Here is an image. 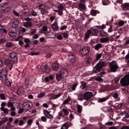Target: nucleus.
Wrapping results in <instances>:
<instances>
[{"mask_svg":"<svg viewBox=\"0 0 129 129\" xmlns=\"http://www.w3.org/2000/svg\"><path fill=\"white\" fill-rule=\"evenodd\" d=\"M120 83L122 86L129 85V74L125 75L120 80Z\"/></svg>","mask_w":129,"mask_h":129,"instance_id":"obj_1","label":"nucleus"},{"mask_svg":"<svg viewBox=\"0 0 129 129\" xmlns=\"http://www.w3.org/2000/svg\"><path fill=\"white\" fill-rule=\"evenodd\" d=\"M98 33V31L96 28H93L88 30L85 34V39H87L89 37L90 34L92 36H96Z\"/></svg>","mask_w":129,"mask_h":129,"instance_id":"obj_2","label":"nucleus"},{"mask_svg":"<svg viewBox=\"0 0 129 129\" xmlns=\"http://www.w3.org/2000/svg\"><path fill=\"white\" fill-rule=\"evenodd\" d=\"M105 64V62L102 61L98 63L94 68L96 70L93 71L91 72V74H93L95 73L99 72Z\"/></svg>","mask_w":129,"mask_h":129,"instance_id":"obj_3","label":"nucleus"},{"mask_svg":"<svg viewBox=\"0 0 129 129\" xmlns=\"http://www.w3.org/2000/svg\"><path fill=\"white\" fill-rule=\"evenodd\" d=\"M109 65L110 68L111 70L113 72H115L116 70L119 67L115 61H112L111 62L109 63Z\"/></svg>","mask_w":129,"mask_h":129,"instance_id":"obj_4","label":"nucleus"},{"mask_svg":"<svg viewBox=\"0 0 129 129\" xmlns=\"http://www.w3.org/2000/svg\"><path fill=\"white\" fill-rule=\"evenodd\" d=\"M90 50L89 48L88 47H85L80 50V52L82 55H86L88 54Z\"/></svg>","mask_w":129,"mask_h":129,"instance_id":"obj_5","label":"nucleus"},{"mask_svg":"<svg viewBox=\"0 0 129 129\" xmlns=\"http://www.w3.org/2000/svg\"><path fill=\"white\" fill-rule=\"evenodd\" d=\"M32 105V104L30 102H24L22 105L23 107H24V109L28 110L31 108Z\"/></svg>","mask_w":129,"mask_h":129,"instance_id":"obj_6","label":"nucleus"},{"mask_svg":"<svg viewBox=\"0 0 129 129\" xmlns=\"http://www.w3.org/2000/svg\"><path fill=\"white\" fill-rule=\"evenodd\" d=\"M93 96V94L91 92L87 91L85 92L83 95V98L86 100H88L90 98Z\"/></svg>","mask_w":129,"mask_h":129,"instance_id":"obj_7","label":"nucleus"},{"mask_svg":"<svg viewBox=\"0 0 129 129\" xmlns=\"http://www.w3.org/2000/svg\"><path fill=\"white\" fill-rule=\"evenodd\" d=\"M41 68L42 71L48 73L50 71V68L46 65L42 66Z\"/></svg>","mask_w":129,"mask_h":129,"instance_id":"obj_8","label":"nucleus"},{"mask_svg":"<svg viewBox=\"0 0 129 129\" xmlns=\"http://www.w3.org/2000/svg\"><path fill=\"white\" fill-rule=\"evenodd\" d=\"M52 67L53 70L57 71L59 68V64L57 61H55L52 64Z\"/></svg>","mask_w":129,"mask_h":129,"instance_id":"obj_9","label":"nucleus"},{"mask_svg":"<svg viewBox=\"0 0 129 129\" xmlns=\"http://www.w3.org/2000/svg\"><path fill=\"white\" fill-rule=\"evenodd\" d=\"M69 60L71 62L73 63L75 62L76 58L75 54H71L69 55Z\"/></svg>","mask_w":129,"mask_h":129,"instance_id":"obj_10","label":"nucleus"},{"mask_svg":"<svg viewBox=\"0 0 129 129\" xmlns=\"http://www.w3.org/2000/svg\"><path fill=\"white\" fill-rule=\"evenodd\" d=\"M19 24V21L17 20H14L12 25V27L13 28H14L18 27Z\"/></svg>","mask_w":129,"mask_h":129,"instance_id":"obj_11","label":"nucleus"},{"mask_svg":"<svg viewBox=\"0 0 129 129\" xmlns=\"http://www.w3.org/2000/svg\"><path fill=\"white\" fill-rule=\"evenodd\" d=\"M18 61L17 59H16V61H11L10 60L6 59L5 61V63L6 64H9L10 65L11 64H14L15 63L17 62Z\"/></svg>","mask_w":129,"mask_h":129,"instance_id":"obj_12","label":"nucleus"},{"mask_svg":"<svg viewBox=\"0 0 129 129\" xmlns=\"http://www.w3.org/2000/svg\"><path fill=\"white\" fill-rule=\"evenodd\" d=\"M9 35L10 37L14 38L17 36V34L14 32L11 31L9 33Z\"/></svg>","mask_w":129,"mask_h":129,"instance_id":"obj_13","label":"nucleus"},{"mask_svg":"<svg viewBox=\"0 0 129 129\" xmlns=\"http://www.w3.org/2000/svg\"><path fill=\"white\" fill-rule=\"evenodd\" d=\"M10 10V8L9 7L3 8L1 9V12L4 13H6Z\"/></svg>","mask_w":129,"mask_h":129,"instance_id":"obj_14","label":"nucleus"},{"mask_svg":"<svg viewBox=\"0 0 129 129\" xmlns=\"http://www.w3.org/2000/svg\"><path fill=\"white\" fill-rule=\"evenodd\" d=\"M24 26L25 27H31L32 25V23L30 21H27L26 22H25L24 24Z\"/></svg>","mask_w":129,"mask_h":129,"instance_id":"obj_15","label":"nucleus"},{"mask_svg":"<svg viewBox=\"0 0 129 129\" xmlns=\"http://www.w3.org/2000/svg\"><path fill=\"white\" fill-rule=\"evenodd\" d=\"M52 28L54 30L56 31L58 28L57 24L56 23L53 24L52 26Z\"/></svg>","mask_w":129,"mask_h":129,"instance_id":"obj_16","label":"nucleus"},{"mask_svg":"<svg viewBox=\"0 0 129 129\" xmlns=\"http://www.w3.org/2000/svg\"><path fill=\"white\" fill-rule=\"evenodd\" d=\"M40 9H41V13L43 14H46L48 12V11L44 9L43 8H40Z\"/></svg>","mask_w":129,"mask_h":129,"instance_id":"obj_17","label":"nucleus"},{"mask_svg":"<svg viewBox=\"0 0 129 129\" xmlns=\"http://www.w3.org/2000/svg\"><path fill=\"white\" fill-rule=\"evenodd\" d=\"M29 13L28 12H24L21 16V18L22 19L28 16Z\"/></svg>","mask_w":129,"mask_h":129,"instance_id":"obj_18","label":"nucleus"},{"mask_svg":"<svg viewBox=\"0 0 129 129\" xmlns=\"http://www.w3.org/2000/svg\"><path fill=\"white\" fill-rule=\"evenodd\" d=\"M81 84V85L80 86V87L82 89H83L85 88L86 86V82L83 81L80 82Z\"/></svg>","mask_w":129,"mask_h":129,"instance_id":"obj_19","label":"nucleus"},{"mask_svg":"<svg viewBox=\"0 0 129 129\" xmlns=\"http://www.w3.org/2000/svg\"><path fill=\"white\" fill-rule=\"evenodd\" d=\"M109 39L108 38H102L100 39V41L103 43L107 42L109 41Z\"/></svg>","mask_w":129,"mask_h":129,"instance_id":"obj_20","label":"nucleus"},{"mask_svg":"<svg viewBox=\"0 0 129 129\" xmlns=\"http://www.w3.org/2000/svg\"><path fill=\"white\" fill-rule=\"evenodd\" d=\"M16 55V53L15 52H13L11 53L10 54V57L11 59L14 58Z\"/></svg>","mask_w":129,"mask_h":129,"instance_id":"obj_21","label":"nucleus"},{"mask_svg":"<svg viewBox=\"0 0 129 129\" xmlns=\"http://www.w3.org/2000/svg\"><path fill=\"white\" fill-rule=\"evenodd\" d=\"M79 7L83 10H85L86 9L85 6L83 4L80 3L78 5Z\"/></svg>","mask_w":129,"mask_h":129,"instance_id":"obj_22","label":"nucleus"},{"mask_svg":"<svg viewBox=\"0 0 129 129\" xmlns=\"http://www.w3.org/2000/svg\"><path fill=\"white\" fill-rule=\"evenodd\" d=\"M82 108V107L81 106L79 105H77V109L78 112V113H80L81 112Z\"/></svg>","mask_w":129,"mask_h":129,"instance_id":"obj_23","label":"nucleus"},{"mask_svg":"<svg viewBox=\"0 0 129 129\" xmlns=\"http://www.w3.org/2000/svg\"><path fill=\"white\" fill-rule=\"evenodd\" d=\"M101 44L98 43L96 44L95 46L94 49L96 50H98L99 49L101 48L102 47Z\"/></svg>","mask_w":129,"mask_h":129,"instance_id":"obj_24","label":"nucleus"},{"mask_svg":"<svg viewBox=\"0 0 129 129\" xmlns=\"http://www.w3.org/2000/svg\"><path fill=\"white\" fill-rule=\"evenodd\" d=\"M12 83V81L11 80L7 79L6 81L5 84L6 86H9L11 85Z\"/></svg>","mask_w":129,"mask_h":129,"instance_id":"obj_25","label":"nucleus"},{"mask_svg":"<svg viewBox=\"0 0 129 129\" xmlns=\"http://www.w3.org/2000/svg\"><path fill=\"white\" fill-rule=\"evenodd\" d=\"M62 77L61 74L57 73L56 75V78L57 79L59 80H61Z\"/></svg>","mask_w":129,"mask_h":129,"instance_id":"obj_26","label":"nucleus"},{"mask_svg":"<svg viewBox=\"0 0 129 129\" xmlns=\"http://www.w3.org/2000/svg\"><path fill=\"white\" fill-rule=\"evenodd\" d=\"M0 79L2 81H5L6 79V76L4 75H1Z\"/></svg>","mask_w":129,"mask_h":129,"instance_id":"obj_27","label":"nucleus"},{"mask_svg":"<svg viewBox=\"0 0 129 129\" xmlns=\"http://www.w3.org/2000/svg\"><path fill=\"white\" fill-rule=\"evenodd\" d=\"M16 93L18 95H20L23 93V91L22 90L19 88L17 90Z\"/></svg>","mask_w":129,"mask_h":129,"instance_id":"obj_28","label":"nucleus"},{"mask_svg":"<svg viewBox=\"0 0 129 129\" xmlns=\"http://www.w3.org/2000/svg\"><path fill=\"white\" fill-rule=\"evenodd\" d=\"M53 34L51 32H47L45 34L47 36V37L48 38H52V37H51V36Z\"/></svg>","mask_w":129,"mask_h":129,"instance_id":"obj_29","label":"nucleus"},{"mask_svg":"<svg viewBox=\"0 0 129 129\" xmlns=\"http://www.w3.org/2000/svg\"><path fill=\"white\" fill-rule=\"evenodd\" d=\"M123 6L124 9L127 10H129V3H125L123 4Z\"/></svg>","mask_w":129,"mask_h":129,"instance_id":"obj_30","label":"nucleus"},{"mask_svg":"<svg viewBox=\"0 0 129 129\" xmlns=\"http://www.w3.org/2000/svg\"><path fill=\"white\" fill-rule=\"evenodd\" d=\"M108 99V98L106 97L105 98H101L98 101V102H102L105 101L107 99Z\"/></svg>","mask_w":129,"mask_h":129,"instance_id":"obj_31","label":"nucleus"},{"mask_svg":"<svg viewBox=\"0 0 129 129\" xmlns=\"http://www.w3.org/2000/svg\"><path fill=\"white\" fill-rule=\"evenodd\" d=\"M83 94L81 93L80 94L78 95V100H79L82 101L83 100Z\"/></svg>","mask_w":129,"mask_h":129,"instance_id":"obj_32","label":"nucleus"},{"mask_svg":"<svg viewBox=\"0 0 129 129\" xmlns=\"http://www.w3.org/2000/svg\"><path fill=\"white\" fill-rule=\"evenodd\" d=\"M68 125L65 124L63 125L61 127V129H68Z\"/></svg>","mask_w":129,"mask_h":129,"instance_id":"obj_33","label":"nucleus"},{"mask_svg":"<svg viewBox=\"0 0 129 129\" xmlns=\"http://www.w3.org/2000/svg\"><path fill=\"white\" fill-rule=\"evenodd\" d=\"M45 95V93H40L38 96V98H41L43 97Z\"/></svg>","mask_w":129,"mask_h":129,"instance_id":"obj_34","label":"nucleus"},{"mask_svg":"<svg viewBox=\"0 0 129 129\" xmlns=\"http://www.w3.org/2000/svg\"><path fill=\"white\" fill-rule=\"evenodd\" d=\"M36 30L35 29H31L30 31V33L31 35H33L35 34L36 33Z\"/></svg>","mask_w":129,"mask_h":129,"instance_id":"obj_35","label":"nucleus"},{"mask_svg":"<svg viewBox=\"0 0 129 129\" xmlns=\"http://www.w3.org/2000/svg\"><path fill=\"white\" fill-rule=\"evenodd\" d=\"M96 11L94 10H91V11L90 14L92 16H95L96 15Z\"/></svg>","mask_w":129,"mask_h":129,"instance_id":"obj_36","label":"nucleus"},{"mask_svg":"<svg viewBox=\"0 0 129 129\" xmlns=\"http://www.w3.org/2000/svg\"><path fill=\"white\" fill-rule=\"evenodd\" d=\"M47 28L46 26H44L42 29L41 30L42 33H44L47 30Z\"/></svg>","mask_w":129,"mask_h":129,"instance_id":"obj_37","label":"nucleus"},{"mask_svg":"<svg viewBox=\"0 0 129 129\" xmlns=\"http://www.w3.org/2000/svg\"><path fill=\"white\" fill-rule=\"evenodd\" d=\"M97 27L100 29H103L106 27V26L105 24H103L101 26H98Z\"/></svg>","mask_w":129,"mask_h":129,"instance_id":"obj_38","label":"nucleus"},{"mask_svg":"<svg viewBox=\"0 0 129 129\" xmlns=\"http://www.w3.org/2000/svg\"><path fill=\"white\" fill-rule=\"evenodd\" d=\"M6 46L8 48L11 47L12 46V43L11 42L7 43L6 44Z\"/></svg>","mask_w":129,"mask_h":129,"instance_id":"obj_39","label":"nucleus"},{"mask_svg":"<svg viewBox=\"0 0 129 129\" xmlns=\"http://www.w3.org/2000/svg\"><path fill=\"white\" fill-rule=\"evenodd\" d=\"M124 24V22L123 21H120L118 23V25L120 26H123Z\"/></svg>","mask_w":129,"mask_h":129,"instance_id":"obj_40","label":"nucleus"},{"mask_svg":"<svg viewBox=\"0 0 129 129\" xmlns=\"http://www.w3.org/2000/svg\"><path fill=\"white\" fill-rule=\"evenodd\" d=\"M58 8L59 10H62L64 9L63 6L61 5H59L58 6Z\"/></svg>","mask_w":129,"mask_h":129,"instance_id":"obj_41","label":"nucleus"},{"mask_svg":"<svg viewBox=\"0 0 129 129\" xmlns=\"http://www.w3.org/2000/svg\"><path fill=\"white\" fill-rule=\"evenodd\" d=\"M69 32L68 31H67L63 33V37L64 38H66L68 37V34Z\"/></svg>","mask_w":129,"mask_h":129,"instance_id":"obj_42","label":"nucleus"},{"mask_svg":"<svg viewBox=\"0 0 129 129\" xmlns=\"http://www.w3.org/2000/svg\"><path fill=\"white\" fill-rule=\"evenodd\" d=\"M62 111L64 112V115H68V112L67 111V110L66 109H62Z\"/></svg>","mask_w":129,"mask_h":129,"instance_id":"obj_43","label":"nucleus"},{"mask_svg":"<svg viewBox=\"0 0 129 129\" xmlns=\"http://www.w3.org/2000/svg\"><path fill=\"white\" fill-rule=\"evenodd\" d=\"M13 106V104L11 102H8V106L9 107H11Z\"/></svg>","mask_w":129,"mask_h":129,"instance_id":"obj_44","label":"nucleus"},{"mask_svg":"<svg viewBox=\"0 0 129 129\" xmlns=\"http://www.w3.org/2000/svg\"><path fill=\"white\" fill-rule=\"evenodd\" d=\"M102 55V54L101 53L97 55L96 57V59L97 60H99L100 59V58L101 57Z\"/></svg>","mask_w":129,"mask_h":129,"instance_id":"obj_45","label":"nucleus"},{"mask_svg":"<svg viewBox=\"0 0 129 129\" xmlns=\"http://www.w3.org/2000/svg\"><path fill=\"white\" fill-rule=\"evenodd\" d=\"M61 95V93H59L58 94L54 95L53 97L54 99H55L58 98L59 96H60Z\"/></svg>","mask_w":129,"mask_h":129,"instance_id":"obj_46","label":"nucleus"},{"mask_svg":"<svg viewBox=\"0 0 129 129\" xmlns=\"http://www.w3.org/2000/svg\"><path fill=\"white\" fill-rule=\"evenodd\" d=\"M0 96L2 99L5 100L6 99L5 96V94L4 93H2L0 95Z\"/></svg>","mask_w":129,"mask_h":129,"instance_id":"obj_47","label":"nucleus"},{"mask_svg":"<svg viewBox=\"0 0 129 129\" xmlns=\"http://www.w3.org/2000/svg\"><path fill=\"white\" fill-rule=\"evenodd\" d=\"M70 101L69 99V98H67L65 100H64L63 102V104H65L68 103Z\"/></svg>","mask_w":129,"mask_h":129,"instance_id":"obj_48","label":"nucleus"},{"mask_svg":"<svg viewBox=\"0 0 129 129\" xmlns=\"http://www.w3.org/2000/svg\"><path fill=\"white\" fill-rule=\"evenodd\" d=\"M108 3V1L107 0H103L102 2L103 5H107Z\"/></svg>","mask_w":129,"mask_h":129,"instance_id":"obj_49","label":"nucleus"},{"mask_svg":"<svg viewBox=\"0 0 129 129\" xmlns=\"http://www.w3.org/2000/svg\"><path fill=\"white\" fill-rule=\"evenodd\" d=\"M31 14L33 16H36L37 13L34 11H32L31 12Z\"/></svg>","mask_w":129,"mask_h":129,"instance_id":"obj_50","label":"nucleus"},{"mask_svg":"<svg viewBox=\"0 0 129 129\" xmlns=\"http://www.w3.org/2000/svg\"><path fill=\"white\" fill-rule=\"evenodd\" d=\"M113 124V122L112 121L108 122L105 123V124L109 126L112 125Z\"/></svg>","mask_w":129,"mask_h":129,"instance_id":"obj_51","label":"nucleus"},{"mask_svg":"<svg viewBox=\"0 0 129 129\" xmlns=\"http://www.w3.org/2000/svg\"><path fill=\"white\" fill-rule=\"evenodd\" d=\"M95 80L97 81H100L102 80V79L100 77H98L95 79Z\"/></svg>","mask_w":129,"mask_h":129,"instance_id":"obj_52","label":"nucleus"},{"mask_svg":"<svg viewBox=\"0 0 129 129\" xmlns=\"http://www.w3.org/2000/svg\"><path fill=\"white\" fill-rule=\"evenodd\" d=\"M6 40V39L5 38H3L0 40V43H2L5 42Z\"/></svg>","mask_w":129,"mask_h":129,"instance_id":"obj_53","label":"nucleus"},{"mask_svg":"<svg viewBox=\"0 0 129 129\" xmlns=\"http://www.w3.org/2000/svg\"><path fill=\"white\" fill-rule=\"evenodd\" d=\"M46 117L49 119H52L53 118V116L51 114H49Z\"/></svg>","mask_w":129,"mask_h":129,"instance_id":"obj_54","label":"nucleus"},{"mask_svg":"<svg viewBox=\"0 0 129 129\" xmlns=\"http://www.w3.org/2000/svg\"><path fill=\"white\" fill-rule=\"evenodd\" d=\"M77 84L76 83L74 84L73 86L72 87V89L73 90H74L75 89V88H76Z\"/></svg>","mask_w":129,"mask_h":129,"instance_id":"obj_55","label":"nucleus"},{"mask_svg":"<svg viewBox=\"0 0 129 129\" xmlns=\"http://www.w3.org/2000/svg\"><path fill=\"white\" fill-rule=\"evenodd\" d=\"M30 54L32 56H33L34 55H38L39 54V53L38 52H32Z\"/></svg>","mask_w":129,"mask_h":129,"instance_id":"obj_56","label":"nucleus"},{"mask_svg":"<svg viewBox=\"0 0 129 129\" xmlns=\"http://www.w3.org/2000/svg\"><path fill=\"white\" fill-rule=\"evenodd\" d=\"M13 13L16 16L18 17L19 16V13L17 12L16 11H13Z\"/></svg>","mask_w":129,"mask_h":129,"instance_id":"obj_57","label":"nucleus"},{"mask_svg":"<svg viewBox=\"0 0 129 129\" xmlns=\"http://www.w3.org/2000/svg\"><path fill=\"white\" fill-rule=\"evenodd\" d=\"M23 111V110L22 108H21L19 110L18 113L19 114L22 113Z\"/></svg>","mask_w":129,"mask_h":129,"instance_id":"obj_58","label":"nucleus"},{"mask_svg":"<svg viewBox=\"0 0 129 129\" xmlns=\"http://www.w3.org/2000/svg\"><path fill=\"white\" fill-rule=\"evenodd\" d=\"M24 123V122L22 120H20L19 122V125L20 126H21L23 125Z\"/></svg>","mask_w":129,"mask_h":129,"instance_id":"obj_59","label":"nucleus"},{"mask_svg":"<svg viewBox=\"0 0 129 129\" xmlns=\"http://www.w3.org/2000/svg\"><path fill=\"white\" fill-rule=\"evenodd\" d=\"M24 42L26 43H28L30 41L28 39H25L24 41Z\"/></svg>","mask_w":129,"mask_h":129,"instance_id":"obj_60","label":"nucleus"},{"mask_svg":"<svg viewBox=\"0 0 129 129\" xmlns=\"http://www.w3.org/2000/svg\"><path fill=\"white\" fill-rule=\"evenodd\" d=\"M44 113L45 116H46L49 114V112H48L47 110H46L44 111Z\"/></svg>","mask_w":129,"mask_h":129,"instance_id":"obj_61","label":"nucleus"},{"mask_svg":"<svg viewBox=\"0 0 129 129\" xmlns=\"http://www.w3.org/2000/svg\"><path fill=\"white\" fill-rule=\"evenodd\" d=\"M8 109L7 108H6L3 111L6 114H8Z\"/></svg>","mask_w":129,"mask_h":129,"instance_id":"obj_62","label":"nucleus"},{"mask_svg":"<svg viewBox=\"0 0 129 129\" xmlns=\"http://www.w3.org/2000/svg\"><path fill=\"white\" fill-rule=\"evenodd\" d=\"M118 94L117 93H116L114 94L113 97L114 98L116 99L118 98Z\"/></svg>","mask_w":129,"mask_h":129,"instance_id":"obj_63","label":"nucleus"},{"mask_svg":"<svg viewBox=\"0 0 129 129\" xmlns=\"http://www.w3.org/2000/svg\"><path fill=\"white\" fill-rule=\"evenodd\" d=\"M121 129H129V127L128 126H125L122 127Z\"/></svg>","mask_w":129,"mask_h":129,"instance_id":"obj_64","label":"nucleus"}]
</instances>
